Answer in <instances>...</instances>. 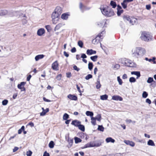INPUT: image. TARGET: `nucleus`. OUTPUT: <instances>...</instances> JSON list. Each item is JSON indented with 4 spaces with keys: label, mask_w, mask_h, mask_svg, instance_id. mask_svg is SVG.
Instances as JSON below:
<instances>
[{
    "label": "nucleus",
    "mask_w": 156,
    "mask_h": 156,
    "mask_svg": "<svg viewBox=\"0 0 156 156\" xmlns=\"http://www.w3.org/2000/svg\"><path fill=\"white\" fill-rule=\"evenodd\" d=\"M146 52L145 49L140 47L135 48L131 51V54L133 57L140 58L144 55Z\"/></svg>",
    "instance_id": "f257e3e1"
},
{
    "label": "nucleus",
    "mask_w": 156,
    "mask_h": 156,
    "mask_svg": "<svg viewBox=\"0 0 156 156\" xmlns=\"http://www.w3.org/2000/svg\"><path fill=\"white\" fill-rule=\"evenodd\" d=\"M140 38L143 41H149L152 40V36L149 33L144 31L141 33Z\"/></svg>",
    "instance_id": "f03ea898"
},
{
    "label": "nucleus",
    "mask_w": 156,
    "mask_h": 156,
    "mask_svg": "<svg viewBox=\"0 0 156 156\" xmlns=\"http://www.w3.org/2000/svg\"><path fill=\"white\" fill-rule=\"evenodd\" d=\"M101 10L102 13L104 15L108 17H111L113 16L114 14V13L112 9H109L108 8H106L105 7L101 8Z\"/></svg>",
    "instance_id": "7ed1b4c3"
},
{
    "label": "nucleus",
    "mask_w": 156,
    "mask_h": 156,
    "mask_svg": "<svg viewBox=\"0 0 156 156\" xmlns=\"http://www.w3.org/2000/svg\"><path fill=\"white\" fill-rule=\"evenodd\" d=\"M121 62L126 66L131 67H134L136 66L135 63L132 61L126 58H122Z\"/></svg>",
    "instance_id": "20e7f679"
},
{
    "label": "nucleus",
    "mask_w": 156,
    "mask_h": 156,
    "mask_svg": "<svg viewBox=\"0 0 156 156\" xmlns=\"http://www.w3.org/2000/svg\"><path fill=\"white\" fill-rule=\"evenodd\" d=\"M123 18L124 21L126 22H129V23L132 25L136 24L137 22V19L135 18L130 17L128 16H124Z\"/></svg>",
    "instance_id": "39448f33"
},
{
    "label": "nucleus",
    "mask_w": 156,
    "mask_h": 156,
    "mask_svg": "<svg viewBox=\"0 0 156 156\" xmlns=\"http://www.w3.org/2000/svg\"><path fill=\"white\" fill-rule=\"evenodd\" d=\"M59 15L54 11L52 13L51 17L53 23L55 24L58 22L59 20Z\"/></svg>",
    "instance_id": "423d86ee"
},
{
    "label": "nucleus",
    "mask_w": 156,
    "mask_h": 156,
    "mask_svg": "<svg viewBox=\"0 0 156 156\" xmlns=\"http://www.w3.org/2000/svg\"><path fill=\"white\" fill-rule=\"evenodd\" d=\"M93 147H95V142L94 141L90 142L89 143L87 144L82 148Z\"/></svg>",
    "instance_id": "0eeeda50"
},
{
    "label": "nucleus",
    "mask_w": 156,
    "mask_h": 156,
    "mask_svg": "<svg viewBox=\"0 0 156 156\" xmlns=\"http://www.w3.org/2000/svg\"><path fill=\"white\" fill-rule=\"evenodd\" d=\"M26 83L25 82H21L20 84L18 85V88L21 90V91H25V88L24 87V86L25 84Z\"/></svg>",
    "instance_id": "6e6552de"
},
{
    "label": "nucleus",
    "mask_w": 156,
    "mask_h": 156,
    "mask_svg": "<svg viewBox=\"0 0 156 156\" xmlns=\"http://www.w3.org/2000/svg\"><path fill=\"white\" fill-rule=\"evenodd\" d=\"M52 68L54 70H58V64L57 61H55L52 64Z\"/></svg>",
    "instance_id": "1a4fd4ad"
},
{
    "label": "nucleus",
    "mask_w": 156,
    "mask_h": 156,
    "mask_svg": "<svg viewBox=\"0 0 156 156\" xmlns=\"http://www.w3.org/2000/svg\"><path fill=\"white\" fill-rule=\"evenodd\" d=\"M117 6V14L118 16H119L123 12V10L122 9V7L120 5H118Z\"/></svg>",
    "instance_id": "9d476101"
},
{
    "label": "nucleus",
    "mask_w": 156,
    "mask_h": 156,
    "mask_svg": "<svg viewBox=\"0 0 156 156\" xmlns=\"http://www.w3.org/2000/svg\"><path fill=\"white\" fill-rule=\"evenodd\" d=\"M105 32L104 30L102 31L101 32L97 35L96 37V38H97L98 40L100 38L103 39L104 37L105 36Z\"/></svg>",
    "instance_id": "9b49d317"
},
{
    "label": "nucleus",
    "mask_w": 156,
    "mask_h": 156,
    "mask_svg": "<svg viewBox=\"0 0 156 156\" xmlns=\"http://www.w3.org/2000/svg\"><path fill=\"white\" fill-rule=\"evenodd\" d=\"M124 142L126 144L129 145L132 147L134 146L135 145V144L134 142L129 140H125L124 141Z\"/></svg>",
    "instance_id": "f8f14e48"
},
{
    "label": "nucleus",
    "mask_w": 156,
    "mask_h": 156,
    "mask_svg": "<svg viewBox=\"0 0 156 156\" xmlns=\"http://www.w3.org/2000/svg\"><path fill=\"white\" fill-rule=\"evenodd\" d=\"M45 33V30L43 28H41L38 30L37 34L39 36H42Z\"/></svg>",
    "instance_id": "ddd939ff"
},
{
    "label": "nucleus",
    "mask_w": 156,
    "mask_h": 156,
    "mask_svg": "<svg viewBox=\"0 0 156 156\" xmlns=\"http://www.w3.org/2000/svg\"><path fill=\"white\" fill-rule=\"evenodd\" d=\"M67 98L69 99L72 100L76 101L77 99V97L74 95L69 94L67 96Z\"/></svg>",
    "instance_id": "4468645a"
},
{
    "label": "nucleus",
    "mask_w": 156,
    "mask_h": 156,
    "mask_svg": "<svg viewBox=\"0 0 156 156\" xmlns=\"http://www.w3.org/2000/svg\"><path fill=\"white\" fill-rule=\"evenodd\" d=\"M54 11L60 15L62 12V8L58 6L56 8Z\"/></svg>",
    "instance_id": "2eb2a0df"
},
{
    "label": "nucleus",
    "mask_w": 156,
    "mask_h": 156,
    "mask_svg": "<svg viewBox=\"0 0 156 156\" xmlns=\"http://www.w3.org/2000/svg\"><path fill=\"white\" fill-rule=\"evenodd\" d=\"M112 99L113 100L116 101H122V97L117 95L113 96L112 97Z\"/></svg>",
    "instance_id": "dca6fc26"
},
{
    "label": "nucleus",
    "mask_w": 156,
    "mask_h": 156,
    "mask_svg": "<svg viewBox=\"0 0 156 156\" xmlns=\"http://www.w3.org/2000/svg\"><path fill=\"white\" fill-rule=\"evenodd\" d=\"M96 52L95 51L93 50L92 49H88L87 51V54L89 55H91L92 54H95Z\"/></svg>",
    "instance_id": "f3484780"
},
{
    "label": "nucleus",
    "mask_w": 156,
    "mask_h": 156,
    "mask_svg": "<svg viewBox=\"0 0 156 156\" xmlns=\"http://www.w3.org/2000/svg\"><path fill=\"white\" fill-rule=\"evenodd\" d=\"M80 124V122L79 121L77 120H75L73 121L71 123V124L72 125L77 127L79 126Z\"/></svg>",
    "instance_id": "a211bd4d"
},
{
    "label": "nucleus",
    "mask_w": 156,
    "mask_h": 156,
    "mask_svg": "<svg viewBox=\"0 0 156 156\" xmlns=\"http://www.w3.org/2000/svg\"><path fill=\"white\" fill-rule=\"evenodd\" d=\"M105 141L107 143L109 142L114 143L115 142V140L111 137H108L106 138Z\"/></svg>",
    "instance_id": "6ab92c4d"
},
{
    "label": "nucleus",
    "mask_w": 156,
    "mask_h": 156,
    "mask_svg": "<svg viewBox=\"0 0 156 156\" xmlns=\"http://www.w3.org/2000/svg\"><path fill=\"white\" fill-rule=\"evenodd\" d=\"M131 74L136 75L137 79H138L140 76V72L139 71H132L131 72Z\"/></svg>",
    "instance_id": "aec40b11"
},
{
    "label": "nucleus",
    "mask_w": 156,
    "mask_h": 156,
    "mask_svg": "<svg viewBox=\"0 0 156 156\" xmlns=\"http://www.w3.org/2000/svg\"><path fill=\"white\" fill-rule=\"evenodd\" d=\"M44 56L43 55H39L36 56L35 58L36 61H38L40 59L43 58Z\"/></svg>",
    "instance_id": "412c9836"
},
{
    "label": "nucleus",
    "mask_w": 156,
    "mask_h": 156,
    "mask_svg": "<svg viewBox=\"0 0 156 156\" xmlns=\"http://www.w3.org/2000/svg\"><path fill=\"white\" fill-rule=\"evenodd\" d=\"M69 16V15L68 13H65L62 15L61 17L63 20H67Z\"/></svg>",
    "instance_id": "4be33fe9"
},
{
    "label": "nucleus",
    "mask_w": 156,
    "mask_h": 156,
    "mask_svg": "<svg viewBox=\"0 0 156 156\" xmlns=\"http://www.w3.org/2000/svg\"><path fill=\"white\" fill-rule=\"evenodd\" d=\"M64 24L62 23H59L56 25L54 29L55 31L58 30L61 27H62Z\"/></svg>",
    "instance_id": "5701e85b"
},
{
    "label": "nucleus",
    "mask_w": 156,
    "mask_h": 156,
    "mask_svg": "<svg viewBox=\"0 0 156 156\" xmlns=\"http://www.w3.org/2000/svg\"><path fill=\"white\" fill-rule=\"evenodd\" d=\"M108 96L106 94L101 95L100 96V99L102 100H105L107 99Z\"/></svg>",
    "instance_id": "b1692460"
},
{
    "label": "nucleus",
    "mask_w": 156,
    "mask_h": 156,
    "mask_svg": "<svg viewBox=\"0 0 156 156\" xmlns=\"http://www.w3.org/2000/svg\"><path fill=\"white\" fill-rule=\"evenodd\" d=\"M91 123L94 126H95L96 124V120L95 119V118L93 117H91Z\"/></svg>",
    "instance_id": "393cba45"
},
{
    "label": "nucleus",
    "mask_w": 156,
    "mask_h": 156,
    "mask_svg": "<svg viewBox=\"0 0 156 156\" xmlns=\"http://www.w3.org/2000/svg\"><path fill=\"white\" fill-rule=\"evenodd\" d=\"M96 87L97 89H99L101 87V85L100 83V80L99 79H98L97 80V83H96Z\"/></svg>",
    "instance_id": "a878e982"
},
{
    "label": "nucleus",
    "mask_w": 156,
    "mask_h": 156,
    "mask_svg": "<svg viewBox=\"0 0 156 156\" xmlns=\"http://www.w3.org/2000/svg\"><path fill=\"white\" fill-rule=\"evenodd\" d=\"M110 4L113 8H115L117 6L116 3L112 1H111Z\"/></svg>",
    "instance_id": "bb28decb"
},
{
    "label": "nucleus",
    "mask_w": 156,
    "mask_h": 156,
    "mask_svg": "<svg viewBox=\"0 0 156 156\" xmlns=\"http://www.w3.org/2000/svg\"><path fill=\"white\" fill-rule=\"evenodd\" d=\"M86 114L88 116H90L91 117H93V116L94 115L93 113L92 112L89 111H87L86 112Z\"/></svg>",
    "instance_id": "cd10ccee"
},
{
    "label": "nucleus",
    "mask_w": 156,
    "mask_h": 156,
    "mask_svg": "<svg viewBox=\"0 0 156 156\" xmlns=\"http://www.w3.org/2000/svg\"><path fill=\"white\" fill-rule=\"evenodd\" d=\"M49 111V110L48 108H46L45 110V111H43L40 113V115L42 116L46 114V113L48 112Z\"/></svg>",
    "instance_id": "c85d7f7f"
},
{
    "label": "nucleus",
    "mask_w": 156,
    "mask_h": 156,
    "mask_svg": "<svg viewBox=\"0 0 156 156\" xmlns=\"http://www.w3.org/2000/svg\"><path fill=\"white\" fill-rule=\"evenodd\" d=\"M78 128L82 131H84L85 130V127L83 125H81L80 124L78 126Z\"/></svg>",
    "instance_id": "c756f323"
},
{
    "label": "nucleus",
    "mask_w": 156,
    "mask_h": 156,
    "mask_svg": "<svg viewBox=\"0 0 156 156\" xmlns=\"http://www.w3.org/2000/svg\"><path fill=\"white\" fill-rule=\"evenodd\" d=\"M94 118L96 120H97V121L100 122L101 120V115L100 114H98L95 117H94Z\"/></svg>",
    "instance_id": "7c9ffc66"
},
{
    "label": "nucleus",
    "mask_w": 156,
    "mask_h": 156,
    "mask_svg": "<svg viewBox=\"0 0 156 156\" xmlns=\"http://www.w3.org/2000/svg\"><path fill=\"white\" fill-rule=\"evenodd\" d=\"M147 144L151 146H155V144L154 142L152 140H149L147 142Z\"/></svg>",
    "instance_id": "2f4dec72"
},
{
    "label": "nucleus",
    "mask_w": 156,
    "mask_h": 156,
    "mask_svg": "<svg viewBox=\"0 0 156 156\" xmlns=\"http://www.w3.org/2000/svg\"><path fill=\"white\" fill-rule=\"evenodd\" d=\"M155 57H153L152 59L150 58L148 59L147 58H145V59L146 61H148L149 62H151V61H153L154 62V63H155Z\"/></svg>",
    "instance_id": "473e14b6"
},
{
    "label": "nucleus",
    "mask_w": 156,
    "mask_h": 156,
    "mask_svg": "<svg viewBox=\"0 0 156 156\" xmlns=\"http://www.w3.org/2000/svg\"><path fill=\"white\" fill-rule=\"evenodd\" d=\"M121 4L122 6V7L124 9H125L126 8L127 4L124 0H123V2L121 3Z\"/></svg>",
    "instance_id": "72a5a7b5"
},
{
    "label": "nucleus",
    "mask_w": 156,
    "mask_h": 156,
    "mask_svg": "<svg viewBox=\"0 0 156 156\" xmlns=\"http://www.w3.org/2000/svg\"><path fill=\"white\" fill-rule=\"evenodd\" d=\"M98 56L97 55H95L91 56L90 57L91 59L94 62H96L97 61Z\"/></svg>",
    "instance_id": "f704fd0d"
},
{
    "label": "nucleus",
    "mask_w": 156,
    "mask_h": 156,
    "mask_svg": "<svg viewBox=\"0 0 156 156\" xmlns=\"http://www.w3.org/2000/svg\"><path fill=\"white\" fill-rule=\"evenodd\" d=\"M69 117V115L67 113H65L63 116V119L64 120H66Z\"/></svg>",
    "instance_id": "c9c22d12"
},
{
    "label": "nucleus",
    "mask_w": 156,
    "mask_h": 156,
    "mask_svg": "<svg viewBox=\"0 0 156 156\" xmlns=\"http://www.w3.org/2000/svg\"><path fill=\"white\" fill-rule=\"evenodd\" d=\"M7 11L6 10H3L0 11V16H4L7 14Z\"/></svg>",
    "instance_id": "e433bc0d"
},
{
    "label": "nucleus",
    "mask_w": 156,
    "mask_h": 156,
    "mask_svg": "<svg viewBox=\"0 0 156 156\" xmlns=\"http://www.w3.org/2000/svg\"><path fill=\"white\" fill-rule=\"evenodd\" d=\"M49 147L51 148H53L54 147V143L52 141H51L50 142L49 144Z\"/></svg>",
    "instance_id": "4c0bfd02"
},
{
    "label": "nucleus",
    "mask_w": 156,
    "mask_h": 156,
    "mask_svg": "<svg viewBox=\"0 0 156 156\" xmlns=\"http://www.w3.org/2000/svg\"><path fill=\"white\" fill-rule=\"evenodd\" d=\"M93 67V63L91 62H89L88 65V68L90 70H91Z\"/></svg>",
    "instance_id": "58836bf2"
},
{
    "label": "nucleus",
    "mask_w": 156,
    "mask_h": 156,
    "mask_svg": "<svg viewBox=\"0 0 156 156\" xmlns=\"http://www.w3.org/2000/svg\"><path fill=\"white\" fill-rule=\"evenodd\" d=\"M120 65L118 64H116L113 66V69L115 70H117L119 69Z\"/></svg>",
    "instance_id": "ea45409f"
},
{
    "label": "nucleus",
    "mask_w": 156,
    "mask_h": 156,
    "mask_svg": "<svg viewBox=\"0 0 156 156\" xmlns=\"http://www.w3.org/2000/svg\"><path fill=\"white\" fill-rule=\"evenodd\" d=\"M117 79L119 85H121L122 83V81L119 76L117 77Z\"/></svg>",
    "instance_id": "a19ab883"
},
{
    "label": "nucleus",
    "mask_w": 156,
    "mask_h": 156,
    "mask_svg": "<svg viewBox=\"0 0 156 156\" xmlns=\"http://www.w3.org/2000/svg\"><path fill=\"white\" fill-rule=\"evenodd\" d=\"M75 143H77L80 142L81 141V140L79 138L76 137L75 138Z\"/></svg>",
    "instance_id": "79ce46f5"
},
{
    "label": "nucleus",
    "mask_w": 156,
    "mask_h": 156,
    "mask_svg": "<svg viewBox=\"0 0 156 156\" xmlns=\"http://www.w3.org/2000/svg\"><path fill=\"white\" fill-rule=\"evenodd\" d=\"M78 44L80 48H82L83 45V43L81 41H79L78 42Z\"/></svg>",
    "instance_id": "37998d69"
},
{
    "label": "nucleus",
    "mask_w": 156,
    "mask_h": 156,
    "mask_svg": "<svg viewBox=\"0 0 156 156\" xmlns=\"http://www.w3.org/2000/svg\"><path fill=\"white\" fill-rule=\"evenodd\" d=\"M136 81V79L133 77H131L129 79V81L131 83H134Z\"/></svg>",
    "instance_id": "c03bdc74"
},
{
    "label": "nucleus",
    "mask_w": 156,
    "mask_h": 156,
    "mask_svg": "<svg viewBox=\"0 0 156 156\" xmlns=\"http://www.w3.org/2000/svg\"><path fill=\"white\" fill-rule=\"evenodd\" d=\"M25 127L24 126H22L21 127V129H19L18 131V133L19 134H20L22 132V131L24 130Z\"/></svg>",
    "instance_id": "a18cd8bd"
},
{
    "label": "nucleus",
    "mask_w": 156,
    "mask_h": 156,
    "mask_svg": "<svg viewBox=\"0 0 156 156\" xmlns=\"http://www.w3.org/2000/svg\"><path fill=\"white\" fill-rule=\"evenodd\" d=\"M153 81V78L149 77L148 78V79L147 81V82L148 83H151Z\"/></svg>",
    "instance_id": "49530a36"
},
{
    "label": "nucleus",
    "mask_w": 156,
    "mask_h": 156,
    "mask_svg": "<svg viewBox=\"0 0 156 156\" xmlns=\"http://www.w3.org/2000/svg\"><path fill=\"white\" fill-rule=\"evenodd\" d=\"M98 129L99 130L101 131H103L104 130V128L102 126L98 125Z\"/></svg>",
    "instance_id": "de8ad7c7"
},
{
    "label": "nucleus",
    "mask_w": 156,
    "mask_h": 156,
    "mask_svg": "<svg viewBox=\"0 0 156 156\" xmlns=\"http://www.w3.org/2000/svg\"><path fill=\"white\" fill-rule=\"evenodd\" d=\"M148 94L146 91H144L142 94V97L144 98H146Z\"/></svg>",
    "instance_id": "09e8293b"
},
{
    "label": "nucleus",
    "mask_w": 156,
    "mask_h": 156,
    "mask_svg": "<svg viewBox=\"0 0 156 156\" xmlns=\"http://www.w3.org/2000/svg\"><path fill=\"white\" fill-rule=\"evenodd\" d=\"M92 77V76L91 74H88L85 77V79L86 80H88L89 79L91 78Z\"/></svg>",
    "instance_id": "8fccbe9b"
},
{
    "label": "nucleus",
    "mask_w": 156,
    "mask_h": 156,
    "mask_svg": "<svg viewBox=\"0 0 156 156\" xmlns=\"http://www.w3.org/2000/svg\"><path fill=\"white\" fill-rule=\"evenodd\" d=\"M104 22V21H101L100 22H98V25L99 27H102L103 26V23Z\"/></svg>",
    "instance_id": "3c124183"
},
{
    "label": "nucleus",
    "mask_w": 156,
    "mask_h": 156,
    "mask_svg": "<svg viewBox=\"0 0 156 156\" xmlns=\"http://www.w3.org/2000/svg\"><path fill=\"white\" fill-rule=\"evenodd\" d=\"M8 103V101L7 100H4L2 101V104L4 105H7Z\"/></svg>",
    "instance_id": "603ef678"
},
{
    "label": "nucleus",
    "mask_w": 156,
    "mask_h": 156,
    "mask_svg": "<svg viewBox=\"0 0 156 156\" xmlns=\"http://www.w3.org/2000/svg\"><path fill=\"white\" fill-rule=\"evenodd\" d=\"M79 6H80V9L82 11H83V9L85 8V7L84 6H83L82 3H80V5H79Z\"/></svg>",
    "instance_id": "864d4df0"
},
{
    "label": "nucleus",
    "mask_w": 156,
    "mask_h": 156,
    "mask_svg": "<svg viewBox=\"0 0 156 156\" xmlns=\"http://www.w3.org/2000/svg\"><path fill=\"white\" fill-rule=\"evenodd\" d=\"M32 153V152L30 151H27L26 155L27 156H31Z\"/></svg>",
    "instance_id": "5fc2aeb1"
},
{
    "label": "nucleus",
    "mask_w": 156,
    "mask_h": 156,
    "mask_svg": "<svg viewBox=\"0 0 156 156\" xmlns=\"http://www.w3.org/2000/svg\"><path fill=\"white\" fill-rule=\"evenodd\" d=\"M101 145V143L100 142H98L95 143V147H98Z\"/></svg>",
    "instance_id": "6e6d98bb"
},
{
    "label": "nucleus",
    "mask_w": 156,
    "mask_h": 156,
    "mask_svg": "<svg viewBox=\"0 0 156 156\" xmlns=\"http://www.w3.org/2000/svg\"><path fill=\"white\" fill-rule=\"evenodd\" d=\"M68 141L70 144V147H71L73 142V140L72 139H69L68 140Z\"/></svg>",
    "instance_id": "4d7b16f0"
},
{
    "label": "nucleus",
    "mask_w": 156,
    "mask_h": 156,
    "mask_svg": "<svg viewBox=\"0 0 156 156\" xmlns=\"http://www.w3.org/2000/svg\"><path fill=\"white\" fill-rule=\"evenodd\" d=\"M62 75L61 74L58 75L56 76V79L58 80H60L61 79Z\"/></svg>",
    "instance_id": "13d9d810"
},
{
    "label": "nucleus",
    "mask_w": 156,
    "mask_h": 156,
    "mask_svg": "<svg viewBox=\"0 0 156 156\" xmlns=\"http://www.w3.org/2000/svg\"><path fill=\"white\" fill-rule=\"evenodd\" d=\"M126 122L127 124L130 123L132 122V121L130 119H127L126 120Z\"/></svg>",
    "instance_id": "bf43d9fd"
},
{
    "label": "nucleus",
    "mask_w": 156,
    "mask_h": 156,
    "mask_svg": "<svg viewBox=\"0 0 156 156\" xmlns=\"http://www.w3.org/2000/svg\"><path fill=\"white\" fill-rule=\"evenodd\" d=\"M87 57V56L85 54H81V58H86Z\"/></svg>",
    "instance_id": "052dcab7"
},
{
    "label": "nucleus",
    "mask_w": 156,
    "mask_h": 156,
    "mask_svg": "<svg viewBox=\"0 0 156 156\" xmlns=\"http://www.w3.org/2000/svg\"><path fill=\"white\" fill-rule=\"evenodd\" d=\"M73 68L74 70H76L77 71H79L80 70V69L78 68L77 66L75 65L73 66Z\"/></svg>",
    "instance_id": "680f3d73"
},
{
    "label": "nucleus",
    "mask_w": 156,
    "mask_h": 156,
    "mask_svg": "<svg viewBox=\"0 0 156 156\" xmlns=\"http://www.w3.org/2000/svg\"><path fill=\"white\" fill-rule=\"evenodd\" d=\"M127 75L126 74H124L123 75H122V78L123 79H127Z\"/></svg>",
    "instance_id": "e2e57ef3"
},
{
    "label": "nucleus",
    "mask_w": 156,
    "mask_h": 156,
    "mask_svg": "<svg viewBox=\"0 0 156 156\" xmlns=\"http://www.w3.org/2000/svg\"><path fill=\"white\" fill-rule=\"evenodd\" d=\"M146 102L149 104H150L151 103V101L150 99L148 98L146 99Z\"/></svg>",
    "instance_id": "0e129e2a"
},
{
    "label": "nucleus",
    "mask_w": 156,
    "mask_h": 156,
    "mask_svg": "<svg viewBox=\"0 0 156 156\" xmlns=\"http://www.w3.org/2000/svg\"><path fill=\"white\" fill-rule=\"evenodd\" d=\"M19 149V148L18 147H14V149L13 150V152H15L16 151H17Z\"/></svg>",
    "instance_id": "69168bd1"
},
{
    "label": "nucleus",
    "mask_w": 156,
    "mask_h": 156,
    "mask_svg": "<svg viewBox=\"0 0 156 156\" xmlns=\"http://www.w3.org/2000/svg\"><path fill=\"white\" fill-rule=\"evenodd\" d=\"M146 9L147 10H150L151 9V6L150 5H147L146 6Z\"/></svg>",
    "instance_id": "338daca9"
},
{
    "label": "nucleus",
    "mask_w": 156,
    "mask_h": 156,
    "mask_svg": "<svg viewBox=\"0 0 156 156\" xmlns=\"http://www.w3.org/2000/svg\"><path fill=\"white\" fill-rule=\"evenodd\" d=\"M49 154L46 151H45L44 152L43 156H49Z\"/></svg>",
    "instance_id": "774afa93"
}]
</instances>
